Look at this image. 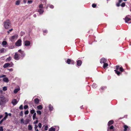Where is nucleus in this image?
<instances>
[{"instance_id":"1","label":"nucleus","mask_w":131,"mask_h":131,"mask_svg":"<svg viewBox=\"0 0 131 131\" xmlns=\"http://www.w3.org/2000/svg\"><path fill=\"white\" fill-rule=\"evenodd\" d=\"M11 26L10 22L9 19H7L5 21L4 23V26L6 29H8Z\"/></svg>"},{"instance_id":"2","label":"nucleus","mask_w":131,"mask_h":131,"mask_svg":"<svg viewBox=\"0 0 131 131\" xmlns=\"http://www.w3.org/2000/svg\"><path fill=\"white\" fill-rule=\"evenodd\" d=\"M8 99L5 97H3L0 101V105H4L7 102H8Z\"/></svg>"},{"instance_id":"3","label":"nucleus","mask_w":131,"mask_h":131,"mask_svg":"<svg viewBox=\"0 0 131 131\" xmlns=\"http://www.w3.org/2000/svg\"><path fill=\"white\" fill-rule=\"evenodd\" d=\"M39 9L38 10V12L40 14H42L44 12L43 9V5L40 4L39 5Z\"/></svg>"},{"instance_id":"4","label":"nucleus","mask_w":131,"mask_h":131,"mask_svg":"<svg viewBox=\"0 0 131 131\" xmlns=\"http://www.w3.org/2000/svg\"><path fill=\"white\" fill-rule=\"evenodd\" d=\"M18 36L15 35L12 36L10 38V40L12 42H14L16 40Z\"/></svg>"},{"instance_id":"5","label":"nucleus","mask_w":131,"mask_h":131,"mask_svg":"<svg viewBox=\"0 0 131 131\" xmlns=\"http://www.w3.org/2000/svg\"><path fill=\"white\" fill-rule=\"evenodd\" d=\"M21 39H19L15 43V45L17 46H20L21 45Z\"/></svg>"},{"instance_id":"6","label":"nucleus","mask_w":131,"mask_h":131,"mask_svg":"<svg viewBox=\"0 0 131 131\" xmlns=\"http://www.w3.org/2000/svg\"><path fill=\"white\" fill-rule=\"evenodd\" d=\"M5 116L4 118L2 119L0 121V123H2L4 121L6 120L8 116V114L7 112L5 113Z\"/></svg>"},{"instance_id":"7","label":"nucleus","mask_w":131,"mask_h":131,"mask_svg":"<svg viewBox=\"0 0 131 131\" xmlns=\"http://www.w3.org/2000/svg\"><path fill=\"white\" fill-rule=\"evenodd\" d=\"M24 44L25 46H28L30 45V42L29 41L26 40L24 42Z\"/></svg>"},{"instance_id":"8","label":"nucleus","mask_w":131,"mask_h":131,"mask_svg":"<svg viewBox=\"0 0 131 131\" xmlns=\"http://www.w3.org/2000/svg\"><path fill=\"white\" fill-rule=\"evenodd\" d=\"M18 102L16 99H14L12 100V103L14 105H15L17 104Z\"/></svg>"},{"instance_id":"9","label":"nucleus","mask_w":131,"mask_h":131,"mask_svg":"<svg viewBox=\"0 0 131 131\" xmlns=\"http://www.w3.org/2000/svg\"><path fill=\"white\" fill-rule=\"evenodd\" d=\"M67 63L68 64L71 63L73 64L74 63V61L72 60H71L70 59H68L67 60Z\"/></svg>"},{"instance_id":"10","label":"nucleus","mask_w":131,"mask_h":131,"mask_svg":"<svg viewBox=\"0 0 131 131\" xmlns=\"http://www.w3.org/2000/svg\"><path fill=\"white\" fill-rule=\"evenodd\" d=\"M106 61V60L104 58H102L100 60V62L101 63H105Z\"/></svg>"},{"instance_id":"11","label":"nucleus","mask_w":131,"mask_h":131,"mask_svg":"<svg viewBox=\"0 0 131 131\" xmlns=\"http://www.w3.org/2000/svg\"><path fill=\"white\" fill-rule=\"evenodd\" d=\"M125 20L126 23H128V22L131 20V19L128 17V16H127L125 18Z\"/></svg>"},{"instance_id":"12","label":"nucleus","mask_w":131,"mask_h":131,"mask_svg":"<svg viewBox=\"0 0 131 131\" xmlns=\"http://www.w3.org/2000/svg\"><path fill=\"white\" fill-rule=\"evenodd\" d=\"M3 80L6 83H8L9 81V80L8 78L7 77L3 78Z\"/></svg>"},{"instance_id":"13","label":"nucleus","mask_w":131,"mask_h":131,"mask_svg":"<svg viewBox=\"0 0 131 131\" xmlns=\"http://www.w3.org/2000/svg\"><path fill=\"white\" fill-rule=\"evenodd\" d=\"M10 66V64L9 63H5L3 66V67L4 68H6Z\"/></svg>"},{"instance_id":"14","label":"nucleus","mask_w":131,"mask_h":131,"mask_svg":"<svg viewBox=\"0 0 131 131\" xmlns=\"http://www.w3.org/2000/svg\"><path fill=\"white\" fill-rule=\"evenodd\" d=\"M14 58L16 60H17L19 59V56L17 54L15 53L14 56Z\"/></svg>"},{"instance_id":"15","label":"nucleus","mask_w":131,"mask_h":131,"mask_svg":"<svg viewBox=\"0 0 131 131\" xmlns=\"http://www.w3.org/2000/svg\"><path fill=\"white\" fill-rule=\"evenodd\" d=\"M124 131H126L127 129H128L129 128L126 125H124Z\"/></svg>"},{"instance_id":"16","label":"nucleus","mask_w":131,"mask_h":131,"mask_svg":"<svg viewBox=\"0 0 131 131\" xmlns=\"http://www.w3.org/2000/svg\"><path fill=\"white\" fill-rule=\"evenodd\" d=\"M82 63V61L80 60H78L77 61V65L78 66H80Z\"/></svg>"},{"instance_id":"17","label":"nucleus","mask_w":131,"mask_h":131,"mask_svg":"<svg viewBox=\"0 0 131 131\" xmlns=\"http://www.w3.org/2000/svg\"><path fill=\"white\" fill-rule=\"evenodd\" d=\"M34 102L35 104H37L39 102V100L38 99L36 98L35 99Z\"/></svg>"},{"instance_id":"18","label":"nucleus","mask_w":131,"mask_h":131,"mask_svg":"<svg viewBox=\"0 0 131 131\" xmlns=\"http://www.w3.org/2000/svg\"><path fill=\"white\" fill-rule=\"evenodd\" d=\"M20 90V88H18L15 89L14 91V93H17Z\"/></svg>"},{"instance_id":"19","label":"nucleus","mask_w":131,"mask_h":131,"mask_svg":"<svg viewBox=\"0 0 131 131\" xmlns=\"http://www.w3.org/2000/svg\"><path fill=\"white\" fill-rule=\"evenodd\" d=\"M49 109L51 111L53 109V107L51 104H49Z\"/></svg>"},{"instance_id":"20","label":"nucleus","mask_w":131,"mask_h":131,"mask_svg":"<svg viewBox=\"0 0 131 131\" xmlns=\"http://www.w3.org/2000/svg\"><path fill=\"white\" fill-rule=\"evenodd\" d=\"M55 128L53 127H51L49 129V131H55Z\"/></svg>"},{"instance_id":"21","label":"nucleus","mask_w":131,"mask_h":131,"mask_svg":"<svg viewBox=\"0 0 131 131\" xmlns=\"http://www.w3.org/2000/svg\"><path fill=\"white\" fill-rule=\"evenodd\" d=\"M36 113H35L32 116V118L33 119H37V118L36 117Z\"/></svg>"},{"instance_id":"22","label":"nucleus","mask_w":131,"mask_h":131,"mask_svg":"<svg viewBox=\"0 0 131 131\" xmlns=\"http://www.w3.org/2000/svg\"><path fill=\"white\" fill-rule=\"evenodd\" d=\"M42 106L41 105H39L37 106V108L39 110H41L42 108Z\"/></svg>"},{"instance_id":"23","label":"nucleus","mask_w":131,"mask_h":131,"mask_svg":"<svg viewBox=\"0 0 131 131\" xmlns=\"http://www.w3.org/2000/svg\"><path fill=\"white\" fill-rule=\"evenodd\" d=\"M2 44L3 46H4L7 44V42L6 41H4L2 42Z\"/></svg>"},{"instance_id":"24","label":"nucleus","mask_w":131,"mask_h":131,"mask_svg":"<svg viewBox=\"0 0 131 131\" xmlns=\"http://www.w3.org/2000/svg\"><path fill=\"white\" fill-rule=\"evenodd\" d=\"M114 71H115L116 73L118 75H119L120 74V72L117 71V70H115Z\"/></svg>"},{"instance_id":"25","label":"nucleus","mask_w":131,"mask_h":131,"mask_svg":"<svg viewBox=\"0 0 131 131\" xmlns=\"http://www.w3.org/2000/svg\"><path fill=\"white\" fill-rule=\"evenodd\" d=\"M108 66V64L107 63H105L103 65V67L104 69L105 68Z\"/></svg>"},{"instance_id":"26","label":"nucleus","mask_w":131,"mask_h":131,"mask_svg":"<svg viewBox=\"0 0 131 131\" xmlns=\"http://www.w3.org/2000/svg\"><path fill=\"white\" fill-rule=\"evenodd\" d=\"M20 1L19 0H18L17 1H16L15 2V4L16 5H19L20 4Z\"/></svg>"},{"instance_id":"27","label":"nucleus","mask_w":131,"mask_h":131,"mask_svg":"<svg viewBox=\"0 0 131 131\" xmlns=\"http://www.w3.org/2000/svg\"><path fill=\"white\" fill-rule=\"evenodd\" d=\"M11 59H12L11 57H8V58H7L6 59V61H9L11 60Z\"/></svg>"},{"instance_id":"28","label":"nucleus","mask_w":131,"mask_h":131,"mask_svg":"<svg viewBox=\"0 0 131 131\" xmlns=\"http://www.w3.org/2000/svg\"><path fill=\"white\" fill-rule=\"evenodd\" d=\"M32 127L31 126L29 125L28 126V129L29 130H31L32 129Z\"/></svg>"},{"instance_id":"29","label":"nucleus","mask_w":131,"mask_h":131,"mask_svg":"<svg viewBox=\"0 0 131 131\" xmlns=\"http://www.w3.org/2000/svg\"><path fill=\"white\" fill-rule=\"evenodd\" d=\"M7 90V87L6 86L4 87L3 88V90L4 91H6Z\"/></svg>"},{"instance_id":"30","label":"nucleus","mask_w":131,"mask_h":131,"mask_svg":"<svg viewBox=\"0 0 131 131\" xmlns=\"http://www.w3.org/2000/svg\"><path fill=\"white\" fill-rule=\"evenodd\" d=\"M37 114L39 115H41V112L40 111H37Z\"/></svg>"},{"instance_id":"31","label":"nucleus","mask_w":131,"mask_h":131,"mask_svg":"<svg viewBox=\"0 0 131 131\" xmlns=\"http://www.w3.org/2000/svg\"><path fill=\"white\" fill-rule=\"evenodd\" d=\"M119 70L121 72H123L124 71V70L122 67H120L119 68Z\"/></svg>"},{"instance_id":"32","label":"nucleus","mask_w":131,"mask_h":131,"mask_svg":"<svg viewBox=\"0 0 131 131\" xmlns=\"http://www.w3.org/2000/svg\"><path fill=\"white\" fill-rule=\"evenodd\" d=\"M121 6L122 7H124L125 6V3H122L121 5Z\"/></svg>"},{"instance_id":"33","label":"nucleus","mask_w":131,"mask_h":131,"mask_svg":"<svg viewBox=\"0 0 131 131\" xmlns=\"http://www.w3.org/2000/svg\"><path fill=\"white\" fill-rule=\"evenodd\" d=\"M35 112V110H32L30 111V113L31 114H32L34 113Z\"/></svg>"},{"instance_id":"34","label":"nucleus","mask_w":131,"mask_h":131,"mask_svg":"<svg viewBox=\"0 0 131 131\" xmlns=\"http://www.w3.org/2000/svg\"><path fill=\"white\" fill-rule=\"evenodd\" d=\"M29 113V111L28 110L26 111L25 112V115L28 114Z\"/></svg>"},{"instance_id":"35","label":"nucleus","mask_w":131,"mask_h":131,"mask_svg":"<svg viewBox=\"0 0 131 131\" xmlns=\"http://www.w3.org/2000/svg\"><path fill=\"white\" fill-rule=\"evenodd\" d=\"M28 107V106L27 105H25L24 106V108L25 109H26Z\"/></svg>"},{"instance_id":"36","label":"nucleus","mask_w":131,"mask_h":131,"mask_svg":"<svg viewBox=\"0 0 131 131\" xmlns=\"http://www.w3.org/2000/svg\"><path fill=\"white\" fill-rule=\"evenodd\" d=\"M6 77V75H0V78H3Z\"/></svg>"},{"instance_id":"37","label":"nucleus","mask_w":131,"mask_h":131,"mask_svg":"<svg viewBox=\"0 0 131 131\" xmlns=\"http://www.w3.org/2000/svg\"><path fill=\"white\" fill-rule=\"evenodd\" d=\"M4 48L1 49V50L0 51L1 53L3 52L4 51Z\"/></svg>"},{"instance_id":"38","label":"nucleus","mask_w":131,"mask_h":131,"mask_svg":"<svg viewBox=\"0 0 131 131\" xmlns=\"http://www.w3.org/2000/svg\"><path fill=\"white\" fill-rule=\"evenodd\" d=\"M96 6V5L95 4H93L92 5V7L93 8H95Z\"/></svg>"},{"instance_id":"39","label":"nucleus","mask_w":131,"mask_h":131,"mask_svg":"<svg viewBox=\"0 0 131 131\" xmlns=\"http://www.w3.org/2000/svg\"><path fill=\"white\" fill-rule=\"evenodd\" d=\"M48 128V126L47 125L46 126L45 128V130H47Z\"/></svg>"},{"instance_id":"40","label":"nucleus","mask_w":131,"mask_h":131,"mask_svg":"<svg viewBox=\"0 0 131 131\" xmlns=\"http://www.w3.org/2000/svg\"><path fill=\"white\" fill-rule=\"evenodd\" d=\"M49 7L51 8H54V6L52 5H49Z\"/></svg>"},{"instance_id":"41","label":"nucleus","mask_w":131,"mask_h":131,"mask_svg":"<svg viewBox=\"0 0 131 131\" xmlns=\"http://www.w3.org/2000/svg\"><path fill=\"white\" fill-rule=\"evenodd\" d=\"M0 131H3V127L2 126H1L0 127Z\"/></svg>"},{"instance_id":"42","label":"nucleus","mask_w":131,"mask_h":131,"mask_svg":"<svg viewBox=\"0 0 131 131\" xmlns=\"http://www.w3.org/2000/svg\"><path fill=\"white\" fill-rule=\"evenodd\" d=\"M32 2V1L28 0V3L29 4H31Z\"/></svg>"},{"instance_id":"43","label":"nucleus","mask_w":131,"mask_h":131,"mask_svg":"<svg viewBox=\"0 0 131 131\" xmlns=\"http://www.w3.org/2000/svg\"><path fill=\"white\" fill-rule=\"evenodd\" d=\"M119 66H116V70H118L119 69Z\"/></svg>"},{"instance_id":"44","label":"nucleus","mask_w":131,"mask_h":131,"mask_svg":"<svg viewBox=\"0 0 131 131\" xmlns=\"http://www.w3.org/2000/svg\"><path fill=\"white\" fill-rule=\"evenodd\" d=\"M38 126L40 128L41 127V123H39Z\"/></svg>"},{"instance_id":"45","label":"nucleus","mask_w":131,"mask_h":131,"mask_svg":"<svg viewBox=\"0 0 131 131\" xmlns=\"http://www.w3.org/2000/svg\"><path fill=\"white\" fill-rule=\"evenodd\" d=\"M19 108L21 110H22L23 109V106L22 105H21L19 107Z\"/></svg>"},{"instance_id":"46","label":"nucleus","mask_w":131,"mask_h":131,"mask_svg":"<svg viewBox=\"0 0 131 131\" xmlns=\"http://www.w3.org/2000/svg\"><path fill=\"white\" fill-rule=\"evenodd\" d=\"M113 128L114 127L113 126H112L110 127V129H113Z\"/></svg>"},{"instance_id":"47","label":"nucleus","mask_w":131,"mask_h":131,"mask_svg":"<svg viewBox=\"0 0 131 131\" xmlns=\"http://www.w3.org/2000/svg\"><path fill=\"white\" fill-rule=\"evenodd\" d=\"M114 121L113 120H111L108 123H113Z\"/></svg>"},{"instance_id":"48","label":"nucleus","mask_w":131,"mask_h":131,"mask_svg":"<svg viewBox=\"0 0 131 131\" xmlns=\"http://www.w3.org/2000/svg\"><path fill=\"white\" fill-rule=\"evenodd\" d=\"M106 88L105 87H102L101 88V89L102 90H104L105 89H106Z\"/></svg>"},{"instance_id":"49","label":"nucleus","mask_w":131,"mask_h":131,"mask_svg":"<svg viewBox=\"0 0 131 131\" xmlns=\"http://www.w3.org/2000/svg\"><path fill=\"white\" fill-rule=\"evenodd\" d=\"M3 116L2 115L0 114V119L1 118H2L3 117Z\"/></svg>"},{"instance_id":"50","label":"nucleus","mask_w":131,"mask_h":131,"mask_svg":"<svg viewBox=\"0 0 131 131\" xmlns=\"http://www.w3.org/2000/svg\"><path fill=\"white\" fill-rule=\"evenodd\" d=\"M8 70L10 71H13V69L12 68L10 69H8Z\"/></svg>"},{"instance_id":"51","label":"nucleus","mask_w":131,"mask_h":131,"mask_svg":"<svg viewBox=\"0 0 131 131\" xmlns=\"http://www.w3.org/2000/svg\"><path fill=\"white\" fill-rule=\"evenodd\" d=\"M122 0H119L118 1V3H120L122 2Z\"/></svg>"},{"instance_id":"52","label":"nucleus","mask_w":131,"mask_h":131,"mask_svg":"<svg viewBox=\"0 0 131 131\" xmlns=\"http://www.w3.org/2000/svg\"><path fill=\"white\" fill-rule=\"evenodd\" d=\"M119 4L120 3H117L116 4V5L118 7L119 6H120V5H119Z\"/></svg>"},{"instance_id":"53","label":"nucleus","mask_w":131,"mask_h":131,"mask_svg":"<svg viewBox=\"0 0 131 131\" xmlns=\"http://www.w3.org/2000/svg\"><path fill=\"white\" fill-rule=\"evenodd\" d=\"M18 51L19 52H20V53H21V52H22V51L21 49H20V50H19Z\"/></svg>"},{"instance_id":"54","label":"nucleus","mask_w":131,"mask_h":131,"mask_svg":"<svg viewBox=\"0 0 131 131\" xmlns=\"http://www.w3.org/2000/svg\"><path fill=\"white\" fill-rule=\"evenodd\" d=\"M8 115L9 116H11V113H9L8 114Z\"/></svg>"},{"instance_id":"55","label":"nucleus","mask_w":131,"mask_h":131,"mask_svg":"<svg viewBox=\"0 0 131 131\" xmlns=\"http://www.w3.org/2000/svg\"><path fill=\"white\" fill-rule=\"evenodd\" d=\"M13 30V29H10V30H9V31L10 32V31H12V30Z\"/></svg>"},{"instance_id":"56","label":"nucleus","mask_w":131,"mask_h":131,"mask_svg":"<svg viewBox=\"0 0 131 131\" xmlns=\"http://www.w3.org/2000/svg\"><path fill=\"white\" fill-rule=\"evenodd\" d=\"M34 16L35 17H36V14H34Z\"/></svg>"},{"instance_id":"57","label":"nucleus","mask_w":131,"mask_h":131,"mask_svg":"<svg viewBox=\"0 0 131 131\" xmlns=\"http://www.w3.org/2000/svg\"><path fill=\"white\" fill-rule=\"evenodd\" d=\"M24 3H26V1L25 0H24Z\"/></svg>"},{"instance_id":"58","label":"nucleus","mask_w":131,"mask_h":131,"mask_svg":"<svg viewBox=\"0 0 131 131\" xmlns=\"http://www.w3.org/2000/svg\"><path fill=\"white\" fill-rule=\"evenodd\" d=\"M35 129L36 130V131H39L38 129H35Z\"/></svg>"},{"instance_id":"59","label":"nucleus","mask_w":131,"mask_h":131,"mask_svg":"<svg viewBox=\"0 0 131 131\" xmlns=\"http://www.w3.org/2000/svg\"><path fill=\"white\" fill-rule=\"evenodd\" d=\"M36 123H37L38 122V121H37V120H36Z\"/></svg>"},{"instance_id":"60","label":"nucleus","mask_w":131,"mask_h":131,"mask_svg":"<svg viewBox=\"0 0 131 131\" xmlns=\"http://www.w3.org/2000/svg\"><path fill=\"white\" fill-rule=\"evenodd\" d=\"M111 124V123H108V126L110 125V124Z\"/></svg>"},{"instance_id":"61","label":"nucleus","mask_w":131,"mask_h":131,"mask_svg":"<svg viewBox=\"0 0 131 131\" xmlns=\"http://www.w3.org/2000/svg\"><path fill=\"white\" fill-rule=\"evenodd\" d=\"M9 32H10V31H7V32H8V33H9Z\"/></svg>"},{"instance_id":"62","label":"nucleus","mask_w":131,"mask_h":131,"mask_svg":"<svg viewBox=\"0 0 131 131\" xmlns=\"http://www.w3.org/2000/svg\"><path fill=\"white\" fill-rule=\"evenodd\" d=\"M23 119H21V121H23Z\"/></svg>"},{"instance_id":"63","label":"nucleus","mask_w":131,"mask_h":131,"mask_svg":"<svg viewBox=\"0 0 131 131\" xmlns=\"http://www.w3.org/2000/svg\"><path fill=\"white\" fill-rule=\"evenodd\" d=\"M123 0L124 1H126L127 0Z\"/></svg>"},{"instance_id":"64","label":"nucleus","mask_w":131,"mask_h":131,"mask_svg":"<svg viewBox=\"0 0 131 131\" xmlns=\"http://www.w3.org/2000/svg\"><path fill=\"white\" fill-rule=\"evenodd\" d=\"M21 113H22L23 112L22 111L21 112Z\"/></svg>"}]
</instances>
